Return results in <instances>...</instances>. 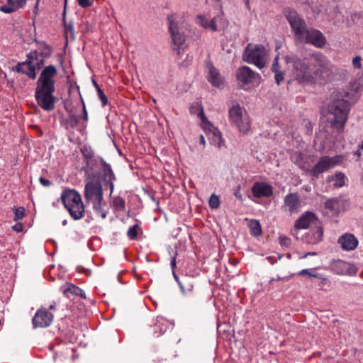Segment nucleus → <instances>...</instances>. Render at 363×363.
<instances>
[{"instance_id":"nucleus-62","label":"nucleus","mask_w":363,"mask_h":363,"mask_svg":"<svg viewBox=\"0 0 363 363\" xmlns=\"http://www.w3.org/2000/svg\"><path fill=\"white\" fill-rule=\"evenodd\" d=\"M358 147H359V149H361V150H363V142L360 145H359Z\"/></svg>"},{"instance_id":"nucleus-1","label":"nucleus","mask_w":363,"mask_h":363,"mask_svg":"<svg viewBox=\"0 0 363 363\" xmlns=\"http://www.w3.org/2000/svg\"><path fill=\"white\" fill-rule=\"evenodd\" d=\"M286 62L292 65L295 79L302 84L326 82L331 79L334 69L330 61L320 52L313 53L304 58L288 57Z\"/></svg>"},{"instance_id":"nucleus-20","label":"nucleus","mask_w":363,"mask_h":363,"mask_svg":"<svg viewBox=\"0 0 363 363\" xmlns=\"http://www.w3.org/2000/svg\"><path fill=\"white\" fill-rule=\"evenodd\" d=\"M252 194L255 198L269 197L273 194V187L264 182H257L252 186Z\"/></svg>"},{"instance_id":"nucleus-61","label":"nucleus","mask_w":363,"mask_h":363,"mask_svg":"<svg viewBox=\"0 0 363 363\" xmlns=\"http://www.w3.org/2000/svg\"><path fill=\"white\" fill-rule=\"evenodd\" d=\"M315 255V252H308V253H307V254L305 255V257H306V256H308V255Z\"/></svg>"},{"instance_id":"nucleus-3","label":"nucleus","mask_w":363,"mask_h":363,"mask_svg":"<svg viewBox=\"0 0 363 363\" xmlns=\"http://www.w3.org/2000/svg\"><path fill=\"white\" fill-rule=\"evenodd\" d=\"M61 200L72 218L79 220L84 216V206L81 196L77 191L64 190L61 194Z\"/></svg>"},{"instance_id":"nucleus-27","label":"nucleus","mask_w":363,"mask_h":363,"mask_svg":"<svg viewBox=\"0 0 363 363\" xmlns=\"http://www.w3.org/2000/svg\"><path fill=\"white\" fill-rule=\"evenodd\" d=\"M22 5L23 0H16V3L13 0H8V4L1 6L0 11L6 13H11L17 9L21 8Z\"/></svg>"},{"instance_id":"nucleus-8","label":"nucleus","mask_w":363,"mask_h":363,"mask_svg":"<svg viewBox=\"0 0 363 363\" xmlns=\"http://www.w3.org/2000/svg\"><path fill=\"white\" fill-rule=\"evenodd\" d=\"M177 14H172L167 17L169 30L171 34L174 49H182L185 43L184 35L179 31V21Z\"/></svg>"},{"instance_id":"nucleus-13","label":"nucleus","mask_w":363,"mask_h":363,"mask_svg":"<svg viewBox=\"0 0 363 363\" xmlns=\"http://www.w3.org/2000/svg\"><path fill=\"white\" fill-rule=\"evenodd\" d=\"M324 214L328 217L337 216L345 210V200L342 197H333L325 201Z\"/></svg>"},{"instance_id":"nucleus-22","label":"nucleus","mask_w":363,"mask_h":363,"mask_svg":"<svg viewBox=\"0 0 363 363\" xmlns=\"http://www.w3.org/2000/svg\"><path fill=\"white\" fill-rule=\"evenodd\" d=\"M317 220L318 218L314 213L306 211L296 220L294 226L297 229H306Z\"/></svg>"},{"instance_id":"nucleus-51","label":"nucleus","mask_w":363,"mask_h":363,"mask_svg":"<svg viewBox=\"0 0 363 363\" xmlns=\"http://www.w3.org/2000/svg\"><path fill=\"white\" fill-rule=\"evenodd\" d=\"M290 277H279L278 276L277 278H272L270 279V283L274 281H288Z\"/></svg>"},{"instance_id":"nucleus-15","label":"nucleus","mask_w":363,"mask_h":363,"mask_svg":"<svg viewBox=\"0 0 363 363\" xmlns=\"http://www.w3.org/2000/svg\"><path fill=\"white\" fill-rule=\"evenodd\" d=\"M84 198L87 202H93L103 198V189L100 183L89 182L84 187Z\"/></svg>"},{"instance_id":"nucleus-52","label":"nucleus","mask_w":363,"mask_h":363,"mask_svg":"<svg viewBox=\"0 0 363 363\" xmlns=\"http://www.w3.org/2000/svg\"><path fill=\"white\" fill-rule=\"evenodd\" d=\"M18 72H23V62H19L13 68Z\"/></svg>"},{"instance_id":"nucleus-6","label":"nucleus","mask_w":363,"mask_h":363,"mask_svg":"<svg viewBox=\"0 0 363 363\" xmlns=\"http://www.w3.org/2000/svg\"><path fill=\"white\" fill-rule=\"evenodd\" d=\"M236 79L239 86L245 88L246 85H258L261 82V76L247 66H242L236 71Z\"/></svg>"},{"instance_id":"nucleus-9","label":"nucleus","mask_w":363,"mask_h":363,"mask_svg":"<svg viewBox=\"0 0 363 363\" xmlns=\"http://www.w3.org/2000/svg\"><path fill=\"white\" fill-rule=\"evenodd\" d=\"M55 89L37 87L35 98L38 105L45 111H52L55 108V97L53 93Z\"/></svg>"},{"instance_id":"nucleus-53","label":"nucleus","mask_w":363,"mask_h":363,"mask_svg":"<svg viewBox=\"0 0 363 363\" xmlns=\"http://www.w3.org/2000/svg\"><path fill=\"white\" fill-rule=\"evenodd\" d=\"M234 195L240 201H242L243 200L242 195L240 192V186H238V189L235 191Z\"/></svg>"},{"instance_id":"nucleus-29","label":"nucleus","mask_w":363,"mask_h":363,"mask_svg":"<svg viewBox=\"0 0 363 363\" xmlns=\"http://www.w3.org/2000/svg\"><path fill=\"white\" fill-rule=\"evenodd\" d=\"M248 227L250 230L251 235L253 236L257 237L262 234V228L257 220H250L248 223Z\"/></svg>"},{"instance_id":"nucleus-43","label":"nucleus","mask_w":363,"mask_h":363,"mask_svg":"<svg viewBox=\"0 0 363 363\" xmlns=\"http://www.w3.org/2000/svg\"><path fill=\"white\" fill-rule=\"evenodd\" d=\"M77 3L82 8H87L91 6L93 3L94 0H77Z\"/></svg>"},{"instance_id":"nucleus-17","label":"nucleus","mask_w":363,"mask_h":363,"mask_svg":"<svg viewBox=\"0 0 363 363\" xmlns=\"http://www.w3.org/2000/svg\"><path fill=\"white\" fill-rule=\"evenodd\" d=\"M301 201L296 193L288 194L284 199L282 209L290 215L297 213L300 211Z\"/></svg>"},{"instance_id":"nucleus-5","label":"nucleus","mask_w":363,"mask_h":363,"mask_svg":"<svg viewBox=\"0 0 363 363\" xmlns=\"http://www.w3.org/2000/svg\"><path fill=\"white\" fill-rule=\"evenodd\" d=\"M266 50L262 45L248 44L245 48L243 60L261 69L266 64Z\"/></svg>"},{"instance_id":"nucleus-21","label":"nucleus","mask_w":363,"mask_h":363,"mask_svg":"<svg viewBox=\"0 0 363 363\" xmlns=\"http://www.w3.org/2000/svg\"><path fill=\"white\" fill-rule=\"evenodd\" d=\"M337 243L343 250L352 251L357 247L359 241L353 234L345 233L338 238Z\"/></svg>"},{"instance_id":"nucleus-19","label":"nucleus","mask_w":363,"mask_h":363,"mask_svg":"<svg viewBox=\"0 0 363 363\" xmlns=\"http://www.w3.org/2000/svg\"><path fill=\"white\" fill-rule=\"evenodd\" d=\"M84 162L85 169L87 172H92L96 167H100L104 160L101 157H95L91 151L82 150Z\"/></svg>"},{"instance_id":"nucleus-7","label":"nucleus","mask_w":363,"mask_h":363,"mask_svg":"<svg viewBox=\"0 0 363 363\" xmlns=\"http://www.w3.org/2000/svg\"><path fill=\"white\" fill-rule=\"evenodd\" d=\"M341 161L340 156L321 157L317 164L311 169H307L306 172H308L313 178H318L319 175L330 168L337 165Z\"/></svg>"},{"instance_id":"nucleus-42","label":"nucleus","mask_w":363,"mask_h":363,"mask_svg":"<svg viewBox=\"0 0 363 363\" xmlns=\"http://www.w3.org/2000/svg\"><path fill=\"white\" fill-rule=\"evenodd\" d=\"M13 210H14V213H15L14 220H17L19 219H22L23 218V207L16 208L14 206Z\"/></svg>"},{"instance_id":"nucleus-30","label":"nucleus","mask_w":363,"mask_h":363,"mask_svg":"<svg viewBox=\"0 0 363 363\" xmlns=\"http://www.w3.org/2000/svg\"><path fill=\"white\" fill-rule=\"evenodd\" d=\"M323 235V228L318 226L314 231L311 232V238L308 240V242L311 244H316L321 241Z\"/></svg>"},{"instance_id":"nucleus-34","label":"nucleus","mask_w":363,"mask_h":363,"mask_svg":"<svg viewBox=\"0 0 363 363\" xmlns=\"http://www.w3.org/2000/svg\"><path fill=\"white\" fill-rule=\"evenodd\" d=\"M208 204L211 209H217L220 206V198L218 196L213 194L208 200Z\"/></svg>"},{"instance_id":"nucleus-48","label":"nucleus","mask_w":363,"mask_h":363,"mask_svg":"<svg viewBox=\"0 0 363 363\" xmlns=\"http://www.w3.org/2000/svg\"><path fill=\"white\" fill-rule=\"evenodd\" d=\"M64 23H65V27L67 33H69L72 35H74V26H73L72 23H69L68 24H67L65 21H64Z\"/></svg>"},{"instance_id":"nucleus-58","label":"nucleus","mask_w":363,"mask_h":363,"mask_svg":"<svg viewBox=\"0 0 363 363\" xmlns=\"http://www.w3.org/2000/svg\"><path fill=\"white\" fill-rule=\"evenodd\" d=\"M199 138H200V143H201V144H202V145L204 146V145H205L206 142H205V138H204L203 135H200Z\"/></svg>"},{"instance_id":"nucleus-57","label":"nucleus","mask_w":363,"mask_h":363,"mask_svg":"<svg viewBox=\"0 0 363 363\" xmlns=\"http://www.w3.org/2000/svg\"><path fill=\"white\" fill-rule=\"evenodd\" d=\"M173 276L177 284H179V282H181L182 280L179 279V277L175 274L174 271H173Z\"/></svg>"},{"instance_id":"nucleus-40","label":"nucleus","mask_w":363,"mask_h":363,"mask_svg":"<svg viewBox=\"0 0 363 363\" xmlns=\"http://www.w3.org/2000/svg\"><path fill=\"white\" fill-rule=\"evenodd\" d=\"M298 275H301V276L307 275L308 277H315V278H318V279L322 278V277L320 274H318V273L313 274V273H311V269H302L301 271H300L298 272Z\"/></svg>"},{"instance_id":"nucleus-44","label":"nucleus","mask_w":363,"mask_h":363,"mask_svg":"<svg viewBox=\"0 0 363 363\" xmlns=\"http://www.w3.org/2000/svg\"><path fill=\"white\" fill-rule=\"evenodd\" d=\"M361 60L360 56H356L353 58L352 65L355 69H360L362 67Z\"/></svg>"},{"instance_id":"nucleus-10","label":"nucleus","mask_w":363,"mask_h":363,"mask_svg":"<svg viewBox=\"0 0 363 363\" xmlns=\"http://www.w3.org/2000/svg\"><path fill=\"white\" fill-rule=\"evenodd\" d=\"M44 64L42 57H38L36 51L27 55V60L24 61V74L32 79L36 78L37 72L40 70Z\"/></svg>"},{"instance_id":"nucleus-39","label":"nucleus","mask_w":363,"mask_h":363,"mask_svg":"<svg viewBox=\"0 0 363 363\" xmlns=\"http://www.w3.org/2000/svg\"><path fill=\"white\" fill-rule=\"evenodd\" d=\"M279 242L281 246L289 247L291 244V240L286 235L279 237Z\"/></svg>"},{"instance_id":"nucleus-41","label":"nucleus","mask_w":363,"mask_h":363,"mask_svg":"<svg viewBox=\"0 0 363 363\" xmlns=\"http://www.w3.org/2000/svg\"><path fill=\"white\" fill-rule=\"evenodd\" d=\"M80 116H77L74 114H70L69 116V124L71 127L74 128L77 125L79 121Z\"/></svg>"},{"instance_id":"nucleus-46","label":"nucleus","mask_w":363,"mask_h":363,"mask_svg":"<svg viewBox=\"0 0 363 363\" xmlns=\"http://www.w3.org/2000/svg\"><path fill=\"white\" fill-rule=\"evenodd\" d=\"M208 25H209V29H211L213 31H216L218 29L216 18H213L211 21H209Z\"/></svg>"},{"instance_id":"nucleus-11","label":"nucleus","mask_w":363,"mask_h":363,"mask_svg":"<svg viewBox=\"0 0 363 363\" xmlns=\"http://www.w3.org/2000/svg\"><path fill=\"white\" fill-rule=\"evenodd\" d=\"M303 35L300 36L298 40L301 43L311 44L318 48H323L326 43V38L323 34L318 30L313 28H307Z\"/></svg>"},{"instance_id":"nucleus-32","label":"nucleus","mask_w":363,"mask_h":363,"mask_svg":"<svg viewBox=\"0 0 363 363\" xmlns=\"http://www.w3.org/2000/svg\"><path fill=\"white\" fill-rule=\"evenodd\" d=\"M345 177L344 174L341 172L336 173L334 178L333 179V180L334 181L333 185L337 188L342 187L345 185Z\"/></svg>"},{"instance_id":"nucleus-47","label":"nucleus","mask_w":363,"mask_h":363,"mask_svg":"<svg viewBox=\"0 0 363 363\" xmlns=\"http://www.w3.org/2000/svg\"><path fill=\"white\" fill-rule=\"evenodd\" d=\"M39 182L43 186L45 187H49L52 184V182L49 179L44 178L43 177H40Z\"/></svg>"},{"instance_id":"nucleus-56","label":"nucleus","mask_w":363,"mask_h":363,"mask_svg":"<svg viewBox=\"0 0 363 363\" xmlns=\"http://www.w3.org/2000/svg\"><path fill=\"white\" fill-rule=\"evenodd\" d=\"M49 310L54 311L56 308V303L53 301L48 307Z\"/></svg>"},{"instance_id":"nucleus-50","label":"nucleus","mask_w":363,"mask_h":363,"mask_svg":"<svg viewBox=\"0 0 363 363\" xmlns=\"http://www.w3.org/2000/svg\"><path fill=\"white\" fill-rule=\"evenodd\" d=\"M278 60H279V56H276L274 58V60L273 62L272 66V72H277L278 70Z\"/></svg>"},{"instance_id":"nucleus-35","label":"nucleus","mask_w":363,"mask_h":363,"mask_svg":"<svg viewBox=\"0 0 363 363\" xmlns=\"http://www.w3.org/2000/svg\"><path fill=\"white\" fill-rule=\"evenodd\" d=\"M196 23L205 29H209V21L203 15H198L196 17Z\"/></svg>"},{"instance_id":"nucleus-60","label":"nucleus","mask_w":363,"mask_h":363,"mask_svg":"<svg viewBox=\"0 0 363 363\" xmlns=\"http://www.w3.org/2000/svg\"><path fill=\"white\" fill-rule=\"evenodd\" d=\"M93 83H94V86L96 87V89H97V86H99V85L97 84L95 80L93 81Z\"/></svg>"},{"instance_id":"nucleus-64","label":"nucleus","mask_w":363,"mask_h":363,"mask_svg":"<svg viewBox=\"0 0 363 363\" xmlns=\"http://www.w3.org/2000/svg\"><path fill=\"white\" fill-rule=\"evenodd\" d=\"M339 262H340V264H344V265L346 264L345 262H342V261H340Z\"/></svg>"},{"instance_id":"nucleus-2","label":"nucleus","mask_w":363,"mask_h":363,"mask_svg":"<svg viewBox=\"0 0 363 363\" xmlns=\"http://www.w3.org/2000/svg\"><path fill=\"white\" fill-rule=\"evenodd\" d=\"M346 98V92H333L331 101L328 105V122L338 133L343 132L350 111V103Z\"/></svg>"},{"instance_id":"nucleus-18","label":"nucleus","mask_w":363,"mask_h":363,"mask_svg":"<svg viewBox=\"0 0 363 363\" xmlns=\"http://www.w3.org/2000/svg\"><path fill=\"white\" fill-rule=\"evenodd\" d=\"M100 168V176L104 182V186L109 188L110 195H111L114 189L113 182L116 179V176L111 165L106 163L105 160L101 164Z\"/></svg>"},{"instance_id":"nucleus-54","label":"nucleus","mask_w":363,"mask_h":363,"mask_svg":"<svg viewBox=\"0 0 363 363\" xmlns=\"http://www.w3.org/2000/svg\"><path fill=\"white\" fill-rule=\"evenodd\" d=\"M82 110H83V113H84L83 118H84V120L85 121H87V120H88V114H87V111L86 110L85 104H84V102H83Z\"/></svg>"},{"instance_id":"nucleus-23","label":"nucleus","mask_w":363,"mask_h":363,"mask_svg":"<svg viewBox=\"0 0 363 363\" xmlns=\"http://www.w3.org/2000/svg\"><path fill=\"white\" fill-rule=\"evenodd\" d=\"M64 295L68 298H72L71 295L80 296L82 298H86L85 292L79 287L75 286L72 283H66L61 287Z\"/></svg>"},{"instance_id":"nucleus-31","label":"nucleus","mask_w":363,"mask_h":363,"mask_svg":"<svg viewBox=\"0 0 363 363\" xmlns=\"http://www.w3.org/2000/svg\"><path fill=\"white\" fill-rule=\"evenodd\" d=\"M208 137L212 145L218 146V147H221L223 138L218 129H216L215 131L209 134Z\"/></svg>"},{"instance_id":"nucleus-38","label":"nucleus","mask_w":363,"mask_h":363,"mask_svg":"<svg viewBox=\"0 0 363 363\" xmlns=\"http://www.w3.org/2000/svg\"><path fill=\"white\" fill-rule=\"evenodd\" d=\"M96 91H97L98 97L100 99V101H101L102 106H106L108 104V99H107L106 94H104V92L102 91V89L99 86H97Z\"/></svg>"},{"instance_id":"nucleus-14","label":"nucleus","mask_w":363,"mask_h":363,"mask_svg":"<svg viewBox=\"0 0 363 363\" xmlns=\"http://www.w3.org/2000/svg\"><path fill=\"white\" fill-rule=\"evenodd\" d=\"M57 71L54 65L46 66L40 73L37 82V87L55 89L54 77L57 75Z\"/></svg>"},{"instance_id":"nucleus-16","label":"nucleus","mask_w":363,"mask_h":363,"mask_svg":"<svg viewBox=\"0 0 363 363\" xmlns=\"http://www.w3.org/2000/svg\"><path fill=\"white\" fill-rule=\"evenodd\" d=\"M52 320L53 314L46 308H40L36 311L33 318V323L34 327L45 328L49 326Z\"/></svg>"},{"instance_id":"nucleus-33","label":"nucleus","mask_w":363,"mask_h":363,"mask_svg":"<svg viewBox=\"0 0 363 363\" xmlns=\"http://www.w3.org/2000/svg\"><path fill=\"white\" fill-rule=\"evenodd\" d=\"M113 206L118 211H123L125 208V199L121 196L116 197L113 201Z\"/></svg>"},{"instance_id":"nucleus-36","label":"nucleus","mask_w":363,"mask_h":363,"mask_svg":"<svg viewBox=\"0 0 363 363\" xmlns=\"http://www.w3.org/2000/svg\"><path fill=\"white\" fill-rule=\"evenodd\" d=\"M139 228L140 227L138 224L130 227L127 233L128 238L130 240H135L137 238L138 230Z\"/></svg>"},{"instance_id":"nucleus-49","label":"nucleus","mask_w":363,"mask_h":363,"mask_svg":"<svg viewBox=\"0 0 363 363\" xmlns=\"http://www.w3.org/2000/svg\"><path fill=\"white\" fill-rule=\"evenodd\" d=\"M12 229L18 233L23 232V223L18 222L12 226Z\"/></svg>"},{"instance_id":"nucleus-37","label":"nucleus","mask_w":363,"mask_h":363,"mask_svg":"<svg viewBox=\"0 0 363 363\" xmlns=\"http://www.w3.org/2000/svg\"><path fill=\"white\" fill-rule=\"evenodd\" d=\"M292 160L294 162V163H296V164H298L301 168H302L303 170H307L306 169H305V167L302 165V160H303V155L300 152H296L293 156H292Z\"/></svg>"},{"instance_id":"nucleus-55","label":"nucleus","mask_w":363,"mask_h":363,"mask_svg":"<svg viewBox=\"0 0 363 363\" xmlns=\"http://www.w3.org/2000/svg\"><path fill=\"white\" fill-rule=\"evenodd\" d=\"M175 255H177V253H176ZM170 264H171V267H172V272H173V271H174V268L176 267V255H174V256L172 257V260H171V263H170Z\"/></svg>"},{"instance_id":"nucleus-24","label":"nucleus","mask_w":363,"mask_h":363,"mask_svg":"<svg viewBox=\"0 0 363 363\" xmlns=\"http://www.w3.org/2000/svg\"><path fill=\"white\" fill-rule=\"evenodd\" d=\"M208 82L217 88H220L223 84V79L218 70L212 65L208 67Z\"/></svg>"},{"instance_id":"nucleus-25","label":"nucleus","mask_w":363,"mask_h":363,"mask_svg":"<svg viewBox=\"0 0 363 363\" xmlns=\"http://www.w3.org/2000/svg\"><path fill=\"white\" fill-rule=\"evenodd\" d=\"M195 281L191 277H184L179 283V288L184 295H189L193 293Z\"/></svg>"},{"instance_id":"nucleus-26","label":"nucleus","mask_w":363,"mask_h":363,"mask_svg":"<svg viewBox=\"0 0 363 363\" xmlns=\"http://www.w3.org/2000/svg\"><path fill=\"white\" fill-rule=\"evenodd\" d=\"M94 213L98 216H100L103 219L106 218L107 210L106 209V203L104 200V197L101 199L91 202Z\"/></svg>"},{"instance_id":"nucleus-4","label":"nucleus","mask_w":363,"mask_h":363,"mask_svg":"<svg viewBox=\"0 0 363 363\" xmlns=\"http://www.w3.org/2000/svg\"><path fill=\"white\" fill-rule=\"evenodd\" d=\"M229 121L240 133L246 134L251 125V121L246 110L239 104L233 105L228 111Z\"/></svg>"},{"instance_id":"nucleus-63","label":"nucleus","mask_w":363,"mask_h":363,"mask_svg":"<svg viewBox=\"0 0 363 363\" xmlns=\"http://www.w3.org/2000/svg\"><path fill=\"white\" fill-rule=\"evenodd\" d=\"M308 125V131H311L312 130H311V129L310 130L311 123H308L307 124V125Z\"/></svg>"},{"instance_id":"nucleus-59","label":"nucleus","mask_w":363,"mask_h":363,"mask_svg":"<svg viewBox=\"0 0 363 363\" xmlns=\"http://www.w3.org/2000/svg\"><path fill=\"white\" fill-rule=\"evenodd\" d=\"M361 149L358 147L357 150L355 152L354 155L357 156V157H360L362 155Z\"/></svg>"},{"instance_id":"nucleus-45","label":"nucleus","mask_w":363,"mask_h":363,"mask_svg":"<svg viewBox=\"0 0 363 363\" xmlns=\"http://www.w3.org/2000/svg\"><path fill=\"white\" fill-rule=\"evenodd\" d=\"M275 73V81L277 84H280V83L284 80V73L277 70V72H274Z\"/></svg>"},{"instance_id":"nucleus-28","label":"nucleus","mask_w":363,"mask_h":363,"mask_svg":"<svg viewBox=\"0 0 363 363\" xmlns=\"http://www.w3.org/2000/svg\"><path fill=\"white\" fill-rule=\"evenodd\" d=\"M199 116L201 119L203 128L207 134L209 135L217 129L205 116L203 110H201V111L199 113Z\"/></svg>"},{"instance_id":"nucleus-12","label":"nucleus","mask_w":363,"mask_h":363,"mask_svg":"<svg viewBox=\"0 0 363 363\" xmlns=\"http://www.w3.org/2000/svg\"><path fill=\"white\" fill-rule=\"evenodd\" d=\"M285 16L294 33L295 38L298 40L307 29L306 22L294 10H286Z\"/></svg>"}]
</instances>
